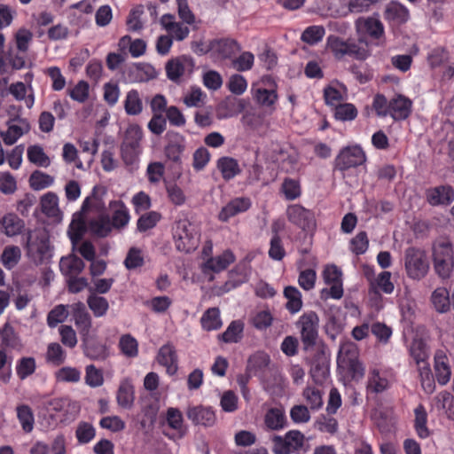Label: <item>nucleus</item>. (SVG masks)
Segmentation results:
<instances>
[{"instance_id":"nucleus-46","label":"nucleus","mask_w":454,"mask_h":454,"mask_svg":"<svg viewBox=\"0 0 454 454\" xmlns=\"http://www.w3.org/2000/svg\"><path fill=\"white\" fill-rule=\"evenodd\" d=\"M371 333L375 336L380 344L386 345L392 336L393 330L384 323L375 322L371 325Z\"/></svg>"},{"instance_id":"nucleus-61","label":"nucleus","mask_w":454,"mask_h":454,"mask_svg":"<svg viewBox=\"0 0 454 454\" xmlns=\"http://www.w3.org/2000/svg\"><path fill=\"white\" fill-rule=\"evenodd\" d=\"M124 264L128 270H134L143 266L144 257L140 249L131 247L125 258Z\"/></svg>"},{"instance_id":"nucleus-6","label":"nucleus","mask_w":454,"mask_h":454,"mask_svg":"<svg viewBox=\"0 0 454 454\" xmlns=\"http://www.w3.org/2000/svg\"><path fill=\"white\" fill-rule=\"evenodd\" d=\"M173 236L176 247L179 251L189 253L198 245L194 227L188 220H179L176 223Z\"/></svg>"},{"instance_id":"nucleus-15","label":"nucleus","mask_w":454,"mask_h":454,"mask_svg":"<svg viewBox=\"0 0 454 454\" xmlns=\"http://www.w3.org/2000/svg\"><path fill=\"white\" fill-rule=\"evenodd\" d=\"M384 19L391 26H402L406 24L411 19L409 9L398 1L389 2L384 10Z\"/></svg>"},{"instance_id":"nucleus-30","label":"nucleus","mask_w":454,"mask_h":454,"mask_svg":"<svg viewBox=\"0 0 454 454\" xmlns=\"http://www.w3.org/2000/svg\"><path fill=\"white\" fill-rule=\"evenodd\" d=\"M414 429L418 436L426 439L430 435V431L427 426V413L423 404H419L415 410Z\"/></svg>"},{"instance_id":"nucleus-7","label":"nucleus","mask_w":454,"mask_h":454,"mask_svg":"<svg viewBox=\"0 0 454 454\" xmlns=\"http://www.w3.org/2000/svg\"><path fill=\"white\" fill-rule=\"evenodd\" d=\"M305 436L299 430L288 431L284 437L275 435L272 438L275 454H291L299 451L304 445Z\"/></svg>"},{"instance_id":"nucleus-50","label":"nucleus","mask_w":454,"mask_h":454,"mask_svg":"<svg viewBox=\"0 0 454 454\" xmlns=\"http://www.w3.org/2000/svg\"><path fill=\"white\" fill-rule=\"evenodd\" d=\"M286 421L283 411L278 408L269 410L265 416V424L272 430H278L284 427Z\"/></svg>"},{"instance_id":"nucleus-22","label":"nucleus","mask_w":454,"mask_h":454,"mask_svg":"<svg viewBox=\"0 0 454 454\" xmlns=\"http://www.w3.org/2000/svg\"><path fill=\"white\" fill-rule=\"evenodd\" d=\"M235 261V256L231 250H225L222 254L208 259L204 263L203 271L206 273L207 270L213 272H220L225 270L231 263Z\"/></svg>"},{"instance_id":"nucleus-40","label":"nucleus","mask_w":454,"mask_h":454,"mask_svg":"<svg viewBox=\"0 0 454 454\" xmlns=\"http://www.w3.org/2000/svg\"><path fill=\"white\" fill-rule=\"evenodd\" d=\"M21 257L20 248L17 246H7L4 247L2 256L1 262L8 269L12 270L20 262Z\"/></svg>"},{"instance_id":"nucleus-8","label":"nucleus","mask_w":454,"mask_h":454,"mask_svg":"<svg viewBox=\"0 0 454 454\" xmlns=\"http://www.w3.org/2000/svg\"><path fill=\"white\" fill-rule=\"evenodd\" d=\"M366 161L365 153L360 146H348L342 149L334 161V169L344 172L351 168L360 166Z\"/></svg>"},{"instance_id":"nucleus-9","label":"nucleus","mask_w":454,"mask_h":454,"mask_svg":"<svg viewBox=\"0 0 454 454\" xmlns=\"http://www.w3.org/2000/svg\"><path fill=\"white\" fill-rule=\"evenodd\" d=\"M405 269L411 278H422L428 270L425 254L414 247L408 248L405 254Z\"/></svg>"},{"instance_id":"nucleus-38","label":"nucleus","mask_w":454,"mask_h":454,"mask_svg":"<svg viewBox=\"0 0 454 454\" xmlns=\"http://www.w3.org/2000/svg\"><path fill=\"white\" fill-rule=\"evenodd\" d=\"M217 168L225 180L233 178L240 172L238 161L231 157H222L217 161Z\"/></svg>"},{"instance_id":"nucleus-53","label":"nucleus","mask_w":454,"mask_h":454,"mask_svg":"<svg viewBox=\"0 0 454 454\" xmlns=\"http://www.w3.org/2000/svg\"><path fill=\"white\" fill-rule=\"evenodd\" d=\"M302 396L311 410H318L323 405L322 393L319 389L306 387L302 392Z\"/></svg>"},{"instance_id":"nucleus-63","label":"nucleus","mask_w":454,"mask_h":454,"mask_svg":"<svg viewBox=\"0 0 454 454\" xmlns=\"http://www.w3.org/2000/svg\"><path fill=\"white\" fill-rule=\"evenodd\" d=\"M75 434L80 443H88L94 438L95 429L92 425L82 422L78 425Z\"/></svg>"},{"instance_id":"nucleus-47","label":"nucleus","mask_w":454,"mask_h":454,"mask_svg":"<svg viewBox=\"0 0 454 454\" xmlns=\"http://www.w3.org/2000/svg\"><path fill=\"white\" fill-rule=\"evenodd\" d=\"M449 59V51L444 47H435L427 57V63L432 69L441 67Z\"/></svg>"},{"instance_id":"nucleus-51","label":"nucleus","mask_w":454,"mask_h":454,"mask_svg":"<svg viewBox=\"0 0 454 454\" xmlns=\"http://www.w3.org/2000/svg\"><path fill=\"white\" fill-rule=\"evenodd\" d=\"M36 368L35 360L31 356H25L20 358L16 366L17 375L20 380H25L32 375Z\"/></svg>"},{"instance_id":"nucleus-23","label":"nucleus","mask_w":454,"mask_h":454,"mask_svg":"<svg viewBox=\"0 0 454 454\" xmlns=\"http://www.w3.org/2000/svg\"><path fill=\"white\" fill-rule=\"evenodd\" d=\"M84 267V262L74 254L62 257L59 262L60 271L68 278L79 275Z\"/></svg>"},{"instance_id":"nucleus-11","label":"nucleus","mask_w":454,"mask_h":454,"mask_svg":"<svg viewBox=\"0 0 454 454\" xmlns=\"http://www.w3.org/2000/svg\"><path fill=\"white\" fill-rule=\"evenodd\" d=\"M193 68L194 61L192 57L187 55L169 59L165 67L168 78L175 82H177L185 73H192Z\"/></svg>"},{"instance_id":"nucleus-56","label":"nucleus","mask_w":454,"mask_h":454,"mask_svg":"<svg viewBox=\"0 0 454 454\" xmlns=\"http://www.w3.org/2000/svg\"><path fill=\"white\" fill-rule=\"evenodd\" d=\"M410 355L418 365L427 363L428 355L426 345L421 340H415L410 347Z\"/></svg>"},{"instance_id":"nucleus-36","label":"nucleus","mask_w":454,"mask_h":454,"mask_svg":"<svg viewBox=\"0 0 454 454\" xmlns=\"http://www.w3.org/2000/svg\"><path fill=\"white\" fill-rule=\"evenodd\" d=\"M244 324L239 320L232 321L224 333L218 335V339L225 343H236L242 338Z\"/></svg>"},{"instance_id":"nucleus-14","label":"nucleus","mask_w":454,"mask_h":454,"mask_svg":"<svg viewBox=\"0 0 454 454\" xmlns=\"http://www.w3.org/2000/svg\"><path fill=\"white\" fill-rule=\"evenodd\" d=\"M412 108L411 99L403 94H397L390 99L388 115L395 121H405L411 116Z\"/></svg>"},{"instance_id":"nucleus-1","label":"nucleus","mask_w":454,"mask_h":454,"mask_svg":"<svg viewBox=\"0 0 454 454\" xmlns=\"http://www.w3.org/2000/svg\"><path fill=\"white\" fill-rule=\"evenodd\" d=\"M358 43L368 46L369 18L361 17L356 21ZM327 45L337 58L344 55L354 56L356 59L364 60L367 58V49L356 43H348L338 36L328 37Z\"/></svg>"},{"instance_id":"nucleus-34","label":"nucleus","mask_w":454,"mask_h":454,"mask_svg":"<svg viewBox=\"0 0 454 454\" xmlns=\"http://www.w3.org/2000/svg\"><path fill=\"white\" fill-rule=\"evenodd\" d=\"M4 232L9 237L20 234L24 228V221L20 219L15 214H7L2 219Z\"/></svg>"},{"instance_id":"nucleus-45","label":"nucleus","mask_w":454,"mask_h":454,"mask_svg":"<svg viewBox=\"0 0 454 454\" xmlns=\"http://www.w3.org/2000/svg\"><path fill=\"white\" fill-rule=\"evenodd\" d=\"M54 178L42 171H34L29 177V184L33 190L39 191L51 186Z\"/></svg>"},{"instance_id":"nucleus-16","label":"nucleus","mask_w":454,"mask_h":454,"mask_svg":"<svg viewBox=\"0 0 454 454\" xmlns=\"http://www.w3.org/2000/svg\"><path fill=\"white\" fill-rule=\"evenodd\" d=\"M287 217L290 222L303 231H309L315 227L314 214L300 205L289 207L287 209Z\"/></svg>"},{"instance_id":"nucleus-4","label":"nucleus","mask_w":454,"mask_h":454,"mask_svg":"<svg viewBox=\"0 0 454 454\" xmlns=\"http://www.w3.org/2000/svg\"><path fill=\"white\" fill-rule=\"evenodd\" d=\"M296 325L301 332L304 349L308 350L314 347L318 337L319 318L317 314L314 311L306 312L299 318Z\"/></svg>"},{"instance_id":"nucleus-43","label":"nucleus","mask_w":454,"mask_h":454,"mask_svg":"<svg viewBox=\"0 0 454 454\" xmlns=\"http://www.w3.org/2000/svg\"><path fill=\"white\" fill-rule=\"evenodd\" d=\"M124 108L129 115H137L142 112L143 104L137 90H131L128 92L124 102Z\"/></svg>"},{"instance_id":"nucleus-2","label":"nucleus","mask_w":454,"mask_h":454,"mask_svg":"<svg viewBox=\"0 0 454 454\" xmlns=\"http://www.w3.org/2000/svg\"><path fill=\"white\" fill-rule=\"evenodd\" d=\"M339 372L353 380L364 378L365 367L359 360L357 347L351 341H344L340 345L337 355Z\"/></svg>"},{"instance_id":"nucleus-12","label":"nucleus","mask_w":454,"mask_h":454,"mask_svg":"<svg viewBox=\"0 0 454 454\" xmlns=\"http://www.w3.org/2000/svg\"><path fill=\"white\" fill-rule=\"evenodd\" d=\"M165 138L167 140V145L165 146V154L167 158L177 164L181 163V156L185 150V137L175 131L168 130Z\"/></svg>"},{"instance_id":"nucleus-17","label":"nucleus","mask_w":454,"mask_h":454,"mask_svg":"<svg viewBox=\"0 0 454 454\" xmlns=\"http://www.w3.org/2000/svg\"><path fill=\"white\" fill-rule=\"evenodd\" d=\"M309 374L316 384H323L329 374V360L324 350H317L310 360Z\"/></svg>"},{"instance_id":"nucleus-21","label":"nucleus","mask_w":454,"mask_h":454,"mask_svg":"<svg viewBox=\"0 0 454 454\" xmlns=\"http://www.w3.org/2000/svg\"><path fill=\"white\" fill-rule=\"evenodd\" d=\"M157 360L160 364L166 367L169 375H174L177 372V356L172 345L162 346L159 350Z\"/></svg>"},{"instance_id":"nucleus-32","label":"nucleus","mask_w":454,"mask_h":454,"mask_svg":"<svg viewBox=\"0 0 454 454\" xmlns=\"http://www.w3.org/2000/svg\"><path fill=\"white\" fill-rule=\"evenodd\" d=\"M392 373L389 372L373 371L371 372V391L380 393L390 387Z\"/></svg>"},{"instance_id":"nucleus-62","label":"nucleus","mask_w":454,"mask_h":454,"mask_svg":"<svg viewBox=\"0 0 454 454\" xmlns=\"http://www.w3.org/2000/svg\"><path fill=\"white\" fill-rule=\"evenodd\" d=\"M366 231L358 232L350 241V248L356 255L364 254L368 248Z\"/></svg>"},{"instance_id":"nucleus-41","label":"nucleus","mask_w":454,"mask_h":454,"mask_svg":"<svg viewBox=\"0 0 454 454\" xmlns=\"http://www.w3.org/2000/svg\"><path fill=\"white\" fill-rule=\"evenodd\" d=\"M117 403L125 409L131 408L134 402V387L131 384L121 383L117 391Z\"/></svg>"},{"instance_id":"nucleus-20","label":"nucleus","mask_w":454,"mask_h":454,"mask_svg":"<svg viewBox=\"0 0 454 454\" xmlns=\"http://www.w3.org/2000/svg\"><path fill=\"white\" fill-rule=\"evenodd\" d=\"M377 427L381 434L395 433L397 424V417L393 407H385L375 411Z\"/></svg>"},{"instance_id":"nucleus-59","label":"nucleus","mask_w":454,"mask_h":454,"mask_svg":"<svg viewBox=\"0 0 454 454\" xmlns=\"http://www.w3.org/2000/svg\"><path fill=\"white\" fill-rule=\"evenodd\" d=\"M160 218V215L154 211L142 215L137 220V230L143 232L153 228Z\"/></svg>"},{"instance_id":"nucleus-25","label":"nucleus","mask_w":454,"mask_h":454,"mask_svg":"<svg viewBox=\"0 0 454 454\" xmlns=\"http://www.w3.org/2000/svg\"><path fill=\"white\" fill-rule=\"evenodd\" d=\"M209 49L218 52L223 58H231L240 47L237 41L229 38L213 40L210 42Z\"/></svg>"},{"instance_id":"nucleus-19","label":"nucleus","mask_w":454,"mask_h":454,"mask_svg":"<svg viewBox=\"0 0 454 454\" xmlns=\"http://www.w3.org/2000/svg\"><path fill=\"white\" fill-rule=\"evenodd\" d=\"M251 207V201L248 198H235L230 200L222 207L218 214V219L221 222H228V220L239 213L246 212Z\"/></svg>"},{"instance_id":"nucleus-37","label":"nucleus","mask_w":454,"mask_h":454,"mask_svg":"<svg viewBox=\"0 0 454 454\" xmlns=\"http://www.w3.org/2000/svg\"><path fill=\"white\" fill-rule=\"evenodd\" d=\"M0 337L2 348H18L21 346L19 336L9 323H5L0 330Z\"/></svg>"},{"instance_id":"nucleus-58","label":"nucleus","mask_w":454,"mask_h":454,"mask_svg":"<svg viewBox=\"0 0 454 454\" xmlns=\"http://www.w3.org/2000/svg\"><path fill=\"white\" fill-rule=\"evenodd\" d=\"M325 32V28L321 26L309 27L303 31L301 40L309 44H315L322 40Z\"/></svg>"},{"instance_id":"nucleus-64","label":"nucleus","mask_w":454,"mask_h":454,"mask_svg":"<svg viewBox=\"0 0 454 454\" xmlns=\"http://www.w3.org/2000/svg\"><path fill=\"white\" fill-rule=\"evenodd\" d=\"M438 402L445 410L448 418L454 420V395L447 391H442L438 395Z\"/></svg>"},{"instance_id":"nucleus-52","label":"nucleus","mask_w":454,"mask_h":454,"mask_svg":"<svg viewBox=\"0 0 454 454\" xmlns=\"http://www.w3.org/2000/svg\"><path fill=\"white\" fill-rule=\"evenodd\" d=\"M41 209L47 216H55L59 211L58 197L53 192H48L41 198Z\"/></svg>"},{"instance_id":"nucleus-13","label":"nucleus","mask_w":454,"mask_h":454,"mask_svg":"<svg viewBox=\"0 0 454 454\" xmlns=\"http://www.w3.org/2000/svg\"><path fill=\"white\" fill-rule=\"evenodd\" d=\"M425 196L433 207L449 206L454 201V189L449 184L430 187L426 190Z\"/></svg>"},{"instance_id":"nucleus-31","label":"nucleus","mask_w":454,"mask_h":454,"mask_svg":"<svg viewBox=\"0 0 454 454\" xmlns=\"http://www.w3.org/2000/svg\"><path fill=\"white\" fill-rule=\"evenodd\" d=\"M431 301L436 311L445 313L450 309V293L445 287L436 288L431 295Z\"/></svg>"},{"instance_id":"nucleus-28","label":"nucleus","mask_w":454,"mask_h":454,"mask_svg":"<svg viewBox=\"0 0 454 454\" xmlns=\"http://www.w3.org/2000/svg\"><path fill=\"white\" fill-rule=\"evenodd\" d=\"M74 317L76 326L78 327L81 334L83 336L88 335L91 327V317L82 302L76 304L74 311Z\"/></svg>"},{"instance_id":"nucleus-55","label":"nucleus","mask_w":454,"mask_h":454,"mask_svg":"<svg viewBox=\"0 0 454 454\" xmlns=\"http://www.w3.org/2000/svg\"><path fill=\"white\" fill-rule=\"evenodd\" d=\"M356 114V108L354 105L349 103L339 104L334 109L335 118L342 121L354 120Z\"/></svg>"},{"instance_id":"nucleus-18","label":"nucleus","mask_w":454,"mask_h":454,"mask_svg":"<svg viewBox=\"0 0 454 454\" xmlns=\"http://www.w3.org/2000/svg\"><path fill=\"white\" fill-rule=\"evenodd\" d=\"M186 415L194 425L206 427H212L216 419L215 412L210 408L201 405L189 407Z\"/></svg>"},{"instance_id":"nucleus-57","label":"nucleus","mask_w":454,"mask_h":454,"mask_svg":"<svg viewBox=\"0 0 454 454\" xmlns=\"http://www.w3.org/2000/svg\"><path fill=\"white\" fill-rule=\"evenodd\" d=\"M14 37L18 51L21 53H26L33 39L32 32L25 27H21L16 32Z\"/></svg>"},{"instance_id":"nucleus-29","label":"nucleus","mask_w":454,"mask_h":454,"mask_svg":"<svg viewBox=\"0 0 454 454\" xmlns=\"http://www.w3.org/2000/svg\"><path fill=\"white\" fill-rule=\"evenodd\" d=\"M90 231L98 237L105 238L112 231L110 216L100 215L98 218L90 220L89 223Z\"/></svg>"},{"instance_id":"nucleus-48","label":"nucleus","mask_w":454,"mask_h":454,"mask_svg":"<svg viewBox=\"0 0 454 454\" xmlns=\"http://www.w3.org/2000/svg\"><path fill=\"white\" fill-rule=\"evenodd\" d=\"M119 347L121 352L128 357H136L138 354L137 340L130 334H124L121 337Z\"/></svg>"},{"instance_id":"nucleus-60","label":"nucleus","mask_w":454,"mask_h":454,"mask_svg":"<svg viewBox=\"0 0 454 454\" xmlns=\"http://www.w3.org/2000/svg\"><path fill=\"white\" fill-rule=\"evenodd\" d=\"M144 13L142 5L137 6L132 9L127 19V26L130 31H139L143 28V23L141 21V16Z\"/></svg>"},{"instance_id":"nucleus-42","label":"nucleus","mask_w":454,"mask_h":454,"mask_svg":"<svg viewBox=\"0 0 454 454\" xmlns=\"http://www.w3.org/2000/svg\"><path fill=\"white\" fill-rule=\"evenodd\" d=\"M270 364V356L263 352H257L252 355L247 361V372L256 373L264 370Z\"/></svg>"},{"instance_id":"nucleus-3","label":"nucleus","mask_w":454,"mask_h":454,"mask_svg":"<svg viewBox=\"0 0 454 454\" xmlns=\"http://www.w3.org/2000/svg\"><path fill=\"white\" fill-rule=\"evenodd\" d=\"M434 268L442 279L450 278L454 268V253L450 242L437 243L433 247Z\"/></svg>"},{"instance_id":"nucleus-54","label":"nucleus","mask_w":454,"mask_h":454,"mask_svg":"<svg viewBox=\"0 0 454 454\" xmlns=\"http://www.w3.org/2000/svg\"><path fill=\"white\" fill-rule=\"evenodd\" d=\"M28 160L38 166L47 167L50 164L49 157L39 145H31L27 148Z\"/></svg>"},{"instance_id":"nucleus-49","label":"nucleus","mask_w":454,"mask_h":454,"mask_svg":"<svg viewBox=\"0 0 454 454\" xmlns=\"http://www.w3.org/2000/svg\"><path fill=\"white\" fill-rule=\"evenodd\" d=\"M87 303L89 308L93 311L95 317L104 316L109 308L107 300L95 294H92L88 297Z\"/></svg>"},{"instance_id":"nucleus-39","label":"nucleus","mask_w":454,"mask_h":454,"mask_svg":"<svg viewBox=\"0 0 454 454\" xmlns=\"http://www.w3.org/2000/svg\"><path fill=\"white\" fill-rule=\"evenodd\" d=\"M17 417L26 433H30L34 428V413L27 404H21L16 408Z\"/></svg>"},{"instance_id":"nucleus-10","label":"nucleus","mask_w":454,"mask_h":454,"mask_svg":"<svg viewBox=\"0 0 454 454\" xmlns=\"http://www.w3.org/2000/svg\"><path fill=\"white\" fill-rule=\"evenodd\" d=\"M27 247V254L36 264H41L51 257L49 239L44 232H40L35 239L29 236Z\"/></svg>"},{"instance_id":"nucleus-26","label":"nucleus","mask_w":454,"mask_h":454,"mask_svg":"<svg viewBox=\"0 0 454 454\" xmlns=\"http://www.w3.org/2000/svg\"><path fill=\"white\" fill-rule=\"evenodd\" d=\"M113 215L110 218L112 229H122L129 220V215L127 207L121 201H114L111 203Z\"/></svg>"},{"instance_id":"nucleus-44","label":"nucleus","mask_w":454,"mask_h":454,"mask_svg":"<svg viewBox=\"0 0 454 454\" xmlns=\"http://www.w3.org/2000/svg\"><path fill=\"white\" fill-rule=\"evenodd\" d=\"M384 46L386 44L385 27L382 22L371 17V45Z\"/></svg>"},{"instance_id":"nucleus-24","label":"nucleus","mask_w":454,"mask_h":454,"mask_svg":"<svg viewBox=\"0 0 454 454\" xmlns=\"http://www.w3.org/2000/svg\"><path fill=\"white\" fill-rule=\"evenodd\" d=\"M84 354L92 360H105L109 352L106 344L90 338L84 340Z\"/></svg>"},{"instance_id":"nucleus-35","label":"nucleus","mask_w":454,"mask_h":454,"mask_svg":"<svg viewBox=\"0 0 454 454\" xmlns=\"http://www.w3.org/2000/svg\"><path fill=\"white\" fill-rule=\"evenodd\" d=\"M284 295L287 300L286 309L292 313H297L302 307L301 294L294 286H286L284 290Z\"/></svg>"},{"instance_id":"nucleus-5","label":"nucleus","mask_w":454,"mask_h":454,"mask_svg":"<svg viewBox=\"0 0 454 454\" xmlns=\"http://www.w3.org/2000/svg\"><path fill=\"white\" fill-rule=\"evenodd\" d=\"M142 129L138 125H129L124 134L121 145V154L126 164H132L139 153V143L142 139Z\"/></svg>"},{"instance_id":"nucleus-27","label":"nucleus","mask_w":454,"mask_h":454,"mask_svg":"<svg viewBox=\"0 0 454 454\" xmlns=\"http://www.w3.org/2000/svg\"><path fill=\"white\" fill-rule=\"evenodd\" d=\"M434 372L436 380L440 385H446L451 375L449 359L444 355H436L434 357Z\"/></svg>"},{"instance_id":"nucleus-33","label":"nucleus","mask_w":454,"mask_h":454,"mask_svg":"<svg viewBox=\"0 0 454 454\" xmlns=\"http://www.w3.org/2000/svg\"><path fill=\"white\" fill-rule=\"evenodd\" d=\"M200 324L206 331L219 329L222 326L219 309L215 307L207 309L200 318Z\"/></svg>"}]
</instances>
